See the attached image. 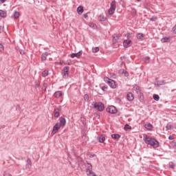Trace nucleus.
<instances>
[{
	"mask_svg": "<svg viewBox=\"0 0 176 176\" xmlns=\"http://www.w3.org/2000/svg\"><path fill=\"white\" fill-rule=\"evenodd\" d=\"M67 124V121L65 120V118L64 117H60L59 118V122H57L52 129V131L51 133L52 135H54V134H57L58 132V130L61 129V127H64Z\"/></svg>",
	"mask_w": 176,
	"mask_h": 176,
	"instance_id": "nucleus-1",
	"label": "nucleus"
},
{
	"mask_svg": "<svg viewBox=\"0 0 176 176\" xmlns=\"http://www.w3.org/2000/svg\"><path fill=\"white\" fill-rule=\"evenodd\" d=\"M144 142L147 145H151V146H153L154 148H157L159 146V142H157V140L146 135H144Z\"/></svg>",
	"mask_w": 176,
	"mask_h": 176,
	"instance_id": "nucleus-2",
	"label": "nucleus"
},
{
	"mask_svg": "<svg viewBox=\"0 0 176 176\" xmlns=\"http://www.w3.org/2000/svg\"><path fill=\"white\" fill-rule=\"evenodd\" d=\"M116 10V1L113 0L110 3V8L109 9V14H113Z\"/></svg>",
	"mask_w": 176,
	"mask_h": 176,
	"instance_id": "nucleus-3",
	"label": "nucleus"
},
{
	"mask_svg": "<svg viewBox=\"0 0 176 176\" xmlns=\"http://www.w3.org/2000/svg\"><path fill=\"white\" fill-rule=\"evenodd\" d=\"M68 72H69V67L66 66L62 70V76L63 78H65V79H67V78H68Z\"/></svg>",
	"mask_w": 176,
	"mask_h": 176,
	"instance_id": "nucleus-4",
	"label": "nucleus"
},
{
	"mask_svg": "<svg viewBox=\"0 0 176 176\" xmlns=\"http://www.w3.org/2000/svg\"><path fill=\"white\" fill-rule=\"evenodd\" d=\"M94 108H96V109H98V111H102L103 109H105V107H104V104L101 102L95 103Z\"/></svg>",
	"mask_w": 176,
	"mask_h": 176,
	"instance_id": "nucleus-5",
	"label": "nucleus"
},
{
	"mask_svg": "<svg viewBox=\"0 0 176 176\" xmlns=\"http://www.w3.org/2000/svg\"><path fill=\"white\" fill-rule=\"evenodd\" d=\"M107 111L109 112V113H116L118 110L115 106H109L107 108Z\"/></svg>",
	"mask_w": 176,
	"mask_h": 176,
	"instance_id": "nucleus-6",
	"label": "nucleus"
},
{
	"mask_svg": "<svg viewBox=\"0 0 176 176\" xmlns=\"http://www.w3.org/2000/svg\"><path fill=\"white\" fill-rule=\"evenodd\" d=\"M109 86L111 87V89H116V82L113 80L109 79L107 82Z\"/></svg>",
	"mask_w": 176,
	"mask_h": 176,
	"instance_id": "nucleus-7",
	"label": "nucleus"
},
{
	"mask_svg": "<svg viewBox=\"0 0 176 176\" xmlns=\"http://www.w3.org/2000/svg\"><path fill=\"white\" fill-rule=\"evenodd\" d=\"M80 56H82V51H80L76 54H75V53L72 54L70 55V57L72 58H75V57H76L77 58H79V57H80Z\"/></svg>",
	"mask_w": 176,
	"mask_h": 176,
	"instance_id": "nucleus-8",
	"label": "nucleus"
},
{
	"mask_svg": "<svg viewBox=\"0 0 176 176\" xmlns=\"http://www.w3.org/2000/svg\"><path fill=\"white\" fill-rule=\"evenodd\" d=\"M124 47H130L131 46V40H125L123 42Z\"/></svg>",
	"mask_w": 176,
	"mask_h": 176,
	"instance_id": "nucleus-9",
	"label": "nucleus"
},
{
	"mask_svg": "<svg viewBox=\"0 0 176 176\" xmlns=\"http://www.w3.org/2000/svg\"><path fill=\"white\" fill-rule=\"evenodd\" d=\"M54 97L56 98H63V92L60 91H57L54 93Z\"/></svg>",
	"mask_w": 176,
	"mask_h": 176,
	"instance_id": "nucleus-10",
	"label": "nucleus"
},
{
	"mask_svg": "<svg viewBox=\"0 0 176 176\" xmlns=\"http://www.w3.org/2000/svg\"><path fill=\"white\" fill-rule=\"evenodd\" d=\"M126 98L128 101H133L134 100V95L131 92L127 94Z\"/></svg>",
	"mask_w": 176,
	"mask_h": 176,
	"instance_id": "nucleus-11",
	"label": "nucleus"
},
{
	"mask_svg": "<svg viewBox=\"0 0 176 176\" xmlns=\"http://www.w3.org/2000/svg\"><path fill=\"white\" fill-rule=\"evenodd\" d=\"M136 38H137V39H140V41H142V39H144V38H145V34H144L142 33H138V34H136Z\"/></svg>",
	"mask_w": 176,
	"mask_h": 176,
	"instance_id": "nucleus-12",
	"label": "nucleus"
},
{
	"mask_svg": "<svg viewBox=\"0 0 176 176\" xmlns=\"http://www.w3.org/2000/svg\"><path fill=\"white\" fill-rule=\"evenodd\" d=\"M91 171H93V166H91V164L87 163L86 173H90Z\"/></svg>",
	"mask_w": 176,
	"mask_h": 176,
	"instance_id": "nucleus-13",
	"label": "nucleus"
},
{
	"mask_svg": "<svg viewBox=\"0 0 176 176\" xmlns=\"http://www.w3.org/2000/svg\"><path fill=\"white\" fill-rule=\"evenodd\" d=\"M144 127H145V129H146L147 130H150V131L152 130V129H153V126L151 125V124L149 123V122L146 123V124H144Z\"/></svg>",
	"mask_w": 176,
	"mask_h": 176,
	"instance_id": "nucleus-14",
	"label": "nucleus"
},
{
	"mask_svg": "<svg viewBox=\"0 0 176 176\" xmlns=\"http://www.w3.org/2000/svg\"><path fill=\"white\" fill-rule=\"evenodd\" d=\"M77 13L78 14H82V13H83V6H80L77 8Z\"/></svg>",
	"mask_w": 176,
	"mask_h": 176,
	"instance_id": "nucleus-15",
	"label": "nucleus"
},
{
	"mask_svg": "<svg viewBox=\"0 0 176 176\" xmlns=\"http://www.w3.org/2000/svg\"><path fill=\"white\" fill-rule=\"evenodd\" d=\"M32 166V164L31 163V160L28 159L27 160L26 168H31Z\"/></svg>",
	"mask_w": 176,
	"mask_h": 176,
	"instance_id": "nucleus-16",
	"label": "nucleus"
},
{
	"mask_svg": "<svg viewBox=\"0 0 176 176\" xmlns=\"http://www.w3.org/2000/svg\"><path fill=\"white\" fill-rule=\"evenodd\" d=\"M98 140L99 142L102 143L104 141H105V137H104V135H99L98 137Z\"/></svg>",
	"mask_w": 176,
	"mask_h": 176,
	"instance_id": "nucleus-17",
	"label": "nucleus"
},
{
	"mask_svg": "<svg viewBox=\"0 0 176 176\" xmlns=\"http://www.w3.org/2000/svg\"><path fill=\"white\" fill-rule=\"evenodd\" d=\"M162 43H166V42H170V37H164L161 39Z\"/></svg>",
	"mask_w": 176,
	"mask_h": 176,
	"instance_id": "nucleus-18",
	"label": "nucleus"
},
{
	"mask_svg": "<svg viewBox=\"0 0 176 176\" xmlns=\"http://www.w3.org/2000/svg\"><path fill=\"white\" fill-rule=\"evenodd\" d=\"M60 116V109H57L54 110V117L58 118Z\"/></svg>",
	"mask_w": 176,
	"mask_h": 176,
	"instance_id": "nucleus-19",
	"label": "nucleus"
},
{
	"mask_svg": "<svg viewBox=\"0 0 176 176\" xmlns=\"http://www.w3.org/2000/svg\"><path fill=\"white\" fill-rule=\"evenodd\" d=\"M111 138H113V140H119V138H120V135H119V134H112L111 135Z\"/></svg>",
	"mask_w": 176,
	"mask_h": 176,
	"instance_id": "nucleus-20",
	"label": "nucleus"
},
{
	"mask_svg": "<svg viewBox=\"0 0 176 176\" xmlns=\"http://www.w3.org/2000/svg\"><path fill=\"white\" fill-rule=\"evenodd\" d=\"M119 73L121 74V75H123V74H124V76H129V73L127 72L124 71V69L120 70Z\"/></svg>",
	"mask_w": 176,
	"mask_h": 176,
	"instance_id": "nucleus-21",
	"label": "nucleus"
},
{
	"mask_svg": "<svg viewBox=\"0 0 176 176\" xmlns=\"http://www.w3.org/2000/svg\"><path fill=\"white\" fill-rule=\"evenodd\" d=\"M98 52H100V48L98 47L92 48V53H98Z\"/></svg>",
	"mask_w": 176,
	"mask_h": 176,
	"instance_id": "nucleus-22",
	"label": "nucleus"
},
{
	"mask_svg": "<svg viewBox=\"0 0 176 176\" xmlns=\"http://www.w3.org/2000/svg\"><path fill=\"white\" fill-rule=\"evenodd\" d=\"M0 17H6V12L3 10H0Z\"/></svg>",
	"mask_w": 176,
	"mask_h": 176,
	"instance_id": "nucleus-23",
	"label": "nucleus"
},
{
	"mask_svg": "<svg viewBox=\"0 0 176 176\" xmlns=\"http://www.w3.org/2000/svg\"><path fill=\"white\" fill-rule=\"evenodd\" d=\"M47 75H49V71L47 70H44L42 72V76H43V78H46V76H47Z\"/></svg>",
	"mask_w": 176,
	"mask_h": 176,
	"instance_id": "nucleus-24",
	"label": "nucleus"
},
{
	"mask_svg": "<svg viewBox=\"0 0 176 176\" xmlns=\"http://www.w3.org/2000/svg\"><path fill=\"white\" fill-rule=\"evenodd\" d=\"M87 176H97V175L96 174V173L91 171V172H87Z\"/></svg>",
	"mask_w": 176,
	"mask_h": 176,
	"instance_id": "nucleus-25",
	"label": "nucleus"
},
{
	"mask_svg": "<svg viewBox=\"0 0 176 176\" xmlns=\"http://www.w3.org/2000/svg\"><path fill=\"white\" fill-rule=\"evenodd\" d=\"M106 19H107V18H105L104 15H100V16L98 17L99 21H105Z\"/></svg>",
	"mask_w": 176,
	"mask_h": 176,
	"instance_id": "nucleus-26",
	"label": "nucleus"
},
{
	"mask_svg": "<svg viewBox=\"0 0 176 176\" xmlns=\"http://www.w3.org/2000/svg\"><path fill=\"white\" fill-rule=\"evenodd\" d=\"M89 25L91 28H94V30H96V28H97V25H96L94 23H90Z\"/></svg>",
	"mask_w": 176,
	"mask_h": 176,
	"instance_id": "nucleus-27",
	"label": "nucleus"
},
{
	"mask_svg": "<svg viewBox=\"0 0 176 176\" xmlns=\"http://www.w3.org/2000/svg\"><path fill=\"white\" fill-rule=\"evenodd\" d=\"M167 130H173L174 129V126L171 125V124H168L166 125Z\"/></svg>",
	"mask_w": 176,
	"mask_h": 176,
	"instance_id": "nucleus-28",
	"label": "nucleus"
},
{
	"mask_svg": "<svg viewBox=\"0 0 176 176\" xmlns=\"http://www.w3.org/2000/svg\"><path fill=\"white\" fill-rule=\"evenodd\" d=\"M14 19H19L20 17V12H15L14 14Z\"/></svg>",
	"mask_w": 176,
	"mask_h": 176,
	"instance_id": "nucleus-29",
	"label": "nucleus"
},
{
	"mask_svg": "<svg viewBox=\"0 0 176 176\" xmlns=\"http://www.w3.org/2000/svg\"><path fill=\"white\" fill-rule=\"evenodd\" d=\"M47 57V53H45L42 54L41 60H45Z\"/></svg>",
	"mask_w": 176,
	"mask_h": 176,
	"instance_id": "nucleus-30",
	"label": "nucleus"
},
{
	"mask_svg": "<svg viewBox=\"0 0 176 176\" xmlns=\"http://www.w3.org/2000/svg\"><path fill=\"white\" fill-rule=\"evenodd\" d=\"M153 99L155 101H159V100H160V97H159V95L154 94L153 95Z\"/></svg>",
	"mask_w": 176,
	"mask_h": 176,
	"instance_id": "nucleus-31",
	"label": "nucleus"
},
{
	"mask_svg": "<svg viewBox=\"0 0 176 176\" xmlns=\"http://www.w3.org/2000/svg\"><path fill=\"white\" fill-rule=\"evenodd\" d=\"M124 130L126 131H127V130H131V126H130V125H129V124H126L125 126H124Z\"/></svg>",
	"mask_w": 176,
	"mask_h": 176,
	"instance_id": "nucleus-32",
	"label": "nucleus"
},
{
	"mask_svg": "<svg viewBox=\"0 0 176 176\" xmlns=\"http://www.w3.org/2000/svg\"><path fill=\"white\" fill-rule=\"evenodd\" d=\"M3 50H5V47H3V45L0 43V52L2 53V52H3Z\"/></svg>",
	"mask_w": 176,
	"mask_h": 176,
	"instance_id": "nucleus-33",
	"label": "nucleus"
},
{
	"mask_svg": "<svg viewBox=\"0 0 176 176\" xmlns=\"http://www.w3.org/2000/svg\"><path fill=\"white\" fill-rule=\"evenodd\" d=\"M84 100H85V101H89V95L85 94L84 96Z\"/></svg>",
	"mask_w": 176,
	"mask_h": 176,
	"instance_id": "nucleus-34",
	"label": "nucleus"
},
{
	"mask_svg": "<svg viewBox=\"0 0 176 176\" xmlns=\"http://www.w3.org/2000/svg\"><path fill=\"white\" fill-rule=\"evenodd\" d=\"M157 20V17L153 16L151 18V21H156Z\"/></svg>",
	"mask_w": 176,
	"mask_h": 176,
	"instance_id": "nucleus-35",
	"label": "nucleus"
},
{
	"mask_svg": "<svg viewBox=\"0 0 176 176\" xmlns=\"http://www.w3.org/2000/svg\"><path fill=\"white\" fill-rule=\"evenodd\" d=\"M169 167H170V168H174V167H175V165H174L173 162H170Z\"/></svg>",
	"mask_w": 176,
	"mask_h": 176,
	"instance_id": "nucleus-36",
	"label": "nucleus"
},
{
	"mask_svg": "<svg viewBox=\"0 0 176 176\" xmlns=\"http://www.w3.org/2000/svg\"><path fill=\"white\" fill-rule=\"evenodd\" d=\"M116 42H118V37H113V43H116Z\"/></svg>",
	"mask_w": 176,
	"mask_h": 176,
	"instance_id": "nucleus-37",
	"label": "nucleus"
},
{
	"mask_svg": "<svg viewBox=\"0 0 176 176\" xmlns=\"http://www.w3.org/2000/svg\"><path fill=\"white\" fill-rule=\"evenodd\" d=\"M83 17L84 19H87L89 17V15H87V14H84Z\"/></svg>",
	"mask_w": 176,
	"mask_h": 176,
	"instance_id": "nucleus-38",
	"label": "nucleus"
},
{
	"mask_svg": "<svg viewBox=\"0 0 176 176\" xmlns=\"http://www.w3.org/2000/svg\"><path fill=\"white\" fill-rule=\"evenodd\" d=\"M107 89H108V87L107 86H104L102 87V90H107Z\"/></svg>",
	"mask_w": 176,
	"mask_h": 176,
	"instance_id": "nucleus-39",
	"label": "nucleus"
},
{
	"mask_svg": "<svg viewBox=\"0 0 176 176\" xmlns=\"http://www.w3.org/2000/svg\"><path fill=\"white\" fill-rule=\"evenodd\" d=\"M174 135H170L169 137H168V139L169 140H174Z\"/></svg>",
	"mask_w": 176,
	"mask_h": 176,
	"instance_id": "nucleus-40",
	"label": "nucleus"
},
{
	"mask_svg": "<svg viewBox=\"0 0 176 176\" xmlns=\"http://www.w3.org/2000/svg\"><path fill=\"white\" fill-rule=\"evenodd\" d=\"M174 34H176V25L173 29Z\"/></svg>",
	"mask_w": 176,
	"mask_h": 176,
	"instance_id": "nucleus-41",
	"label": "nucleus"
},
{
	"mask_svg": "<svg viewBox=\"0 0 176 176\" xmlns=\"http://www.w3.org/2000/svg\"><path fill=\"white\" fill-rule=\"evenodd\" d=\"M6 2V0H0V3H5Z\"/></svg>",
	"mask_w": 176,
	"mask_h": 176,
	"instance_id": "nucleus-42",
	"label": "nucleus"
},
{
	"mask_svg": "<svg viewBox=\"0 0 176 176\" xmlns=\"http://www.w3.org/2000/svg\"><path fill=\"white\" fill-rule=\"evenodd\" d=\"M3 27L1 26L0 27V32H1V31H3Z\"/></svg>",
	"mask_w": 176,
	"mask_h": 176,
	"instance_id": "nucleus-43",
	"label": "nucleus"
},
{
	"mask_svg": "<svg viewBox=\"0 0 176 176\" xmlns=\"http://www.w3.org/2000/svg\"><path fill=\"white\" fill-rule=\"evenodd\" d=\"M43 86H44V87H47V84L45 83V84L43 85Z\"/></svg>",
	"mask_w": 176,
	"mask_h": 176,
	"instance_id": "nucleus-44",
	"label": "nucleus"
},
{
	"mask_svg": "<svg viewBox=\"0 0 176 176\" xmlns=\"http://www.w3.org/2000/svg\"><path fill=\"white\" fill-rule=\"evenodd\" d=\"M138 2H140L141 0H137Z\"/></svg>",
	"mask_w": 176,
	"mask_h": 176,
	"instance_id": "nucleus-45",
	"label": "nucleus"
},
{
	"mask_svg": "<svg viewBox=\"0 0 176 176\" xmlns=\"http://www.w3.org/2000/svg\"><path fill=\"white\" fill-rule=\"evenodd\" d=\"M101 176V175H100Z\"/></svg>",
	"mask_w": 176,
	"mask_h": 176,
	"instance_id": "nucleus-46",
	"label": "nucleus"
}]
</instances>
